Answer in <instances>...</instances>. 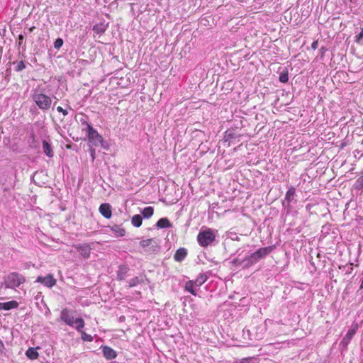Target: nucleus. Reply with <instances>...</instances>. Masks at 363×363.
<instances>
[{"label":"nucleus","instance_id":"1","mask_svg":"<svg viewBox=\"0 0 363 363\" xmlns=\"http://www.w3.org/2000/svg\"><path fill=\"white\" fill-rule=\"evenodd\" d=\"M60 320L66 325L74 327L77 331H80L85 325L84 320L82 318H74L73 312L67 308L62 310L60 313Z\"/></svg>","mask_w":363,"mask_h":363},{"label":"nucleus","instance_id":"2","mask_svg":"<svg viewBox=\"0 0 363 363\" xmlns=\"http://www.w3.org/2000/svg\"><path fill=\"white\" fill-rule=\"evenodd\" d=\"M274 247L272 246L261 247L258 249L257 251L252 253L250 256L245 257L244 259V262H247L245 267H250L255 264L259 259L271 253Z\"/></svg>","mask_w":363,"mask_h":363},{"label":"nucleus","instance_id":"3","mask_svg":"<svg viewBox=\"0 0 363 363\" xmlns=\"http://www.w3.org/2000/svg\"><path fill=\"white\" fill-rule=\"evenodd\" d=\"M86 126V135L89 142L96 147H104V140L102 135H101L89 123H87Z\"/></svg>","mask_w":363,"mask_h":363},{"label":"nucleus","instance_id":"4","mask_svg":"<svg viewBox=\"0 0 363 363\" xmlns=\"http://www.w3.org/2000/svg\"><path fill=\"white\" fill-rule=\"evenodd\" d=\"M215 239L216 235L213 230L211 228H208L206 230L200 231L197 235V241L203 247H208L214 242Z\"/></svg>","mask_w":363,"mask_h":363},{"label":"nucleus","instance_id":"5","mask_svg":"<svg viewBox=\"0 0 363 363\" xmlns=\"http://www.w3.org/2000/svg\"><path fill=\"white\" fill-rule=\"evenodd\" d=\"M26 282V278L17 272L10 273L6 278L5 283L7 288L15 289Z\"/></svg>","mask_w":363,"mask_h":363},{"label":"nucleus","instance_id":"6","mask_svg":"<svg viewBox=\"0 0 363 363\" xmlns=\"http://www.w3.org/2000/svg\"><path fill=\"white\" fill-rule=\"evenodd\" d=\"M33 99L41 110H48L52 104V99L46 94L37 93L33 94Z\"/></svg>","mask_w":363,"mask_h":363},{"label":"nucleus","instance_id":"7","mask_svg":"<svg viewBox=\"0 0 363 363\" xmlns=\"http://www.w3.org/2000/svg\"><path fill=\"white\" fill-rule=\"evenodd\" d=\"M36 282L40 283L46 287L52 288L56 284L57 280L52 274H49L45 277L39 276L36 279Z\"/></svg>","mask_w":363,"mask_h":363},{"label":"nucleus","instance_id":"8","mask_svg":"<svg viewBox=\"0 0 363 363\" xmlns=\"http://www.w3.org/2000/svg\"><path fill=\"white\" fill-rule=\"evenodd\" d=\"M77 252L85 259L89 258L91 248L89 244H79L74 245Z\"/></svg>","mask_w":363,"mask_h":363},{"label":"nucleus","instance_id":"9","mask_svg":"<svg viewBox=\"0 0 363 363\" xmlns=\"http://www.w3.org/2000/svg\"><path fill=\"white\" fill-rule=\"evenodd\" d=\"M357 330H358V324L353 323L351 326V328L347 331L345 336L343 337V339L342 340V343H343L345 345H347L350 342L353 336L356 334Z\"/></svg>","mask_w":363,"mask_h":363},{"label":"nucleus","instance_id":"10","mask_svg":"<svg viewBox=\"0 0 363 363\" xmlns=\"http://www.w3.org/2000/svg\"><path fill=\"white\" fill-rule=\"evenodd\" d=\"M99 211L105 218L109 219L112 216L111 206L108 203L101 204Z\"/></svg>","mask_w":363,"mask_h":363},{"label":"nucleus","instance_id":"11","mask_svg":"<svg viewBox=\"0 0 363 363\" xmlns=\"http://www.w3.org/2000/svg\"><path fill=\"white\" fill-rule=\"evenodd\" d=\"M101 350L104 357L108 360L113 359L117 357L116 352L108 346H103Z\"/></svg>","mask_w":363,"mask_h":363},{"label":"nucleus","instance_id":"12","mask_svg":"<svg viewBox=\"0 0 363 363\" xmlns=\"http://www.w3.org/2000/svg\"><path fill=\"white\" fill-rule=\"evenodd\" d=\"M18 302L16 301H10L8 302L0 303V311L5 310L9 311L18 307Z\"/></svg>","mask_w":363,"mask_h":363},{"label":"nucleus","instance_id":"13","mask_svg":"<svg viewBox=\"0 0 363 363\" xmlns=\"http://www.w3.org/2000/svg\"><path fill=\"white\" fill-rule=\"evenodd\" d=\"M187 256V250L184 247L178 249L174 255V259L177 262H182Z\"/></svg>","mask_w":363,"mask_h":363},{"label":"nucleus","instance_id":"14","mask_svg":"<svg viewBox=\"0 0 363 363\" xmlns=\"http://www.w3.org/2000/svg\"><path fill=\"white\" fill-rule=\"evenodd\" d=\"M43 149L44 153L49 157H52L54 154L50 144L46 140L43 141Z\"/></svg>","mask_w":363,"mask_h":363},{"label":"nucleus","instance_id":"15","mask_svg":"<svg viewBox=\"0 0 363 363\" xmlns=\"http://www.w3.org/2000/svg\"><path fill=\"white\" fill-rule=\"evenodd\" d=\"M157 228H170L172 226V224L168 218H160L156 224Z\"/></svg>","mask_w":363,"mask_h":363},{"label":"nucleus","instance_id":"16","mask_svg":"<svg viewBox=\"0 0 363 363\" xmlns=\"http://www.w3.org/2000/svg\"><path fill=\"white\" fill-rule=\"evenodd\" d=\"M26 356L32 360L37 359L39 357V353L37 352L36 348L30 347L26 352Z\"/></svg>","mask_w":363,"mask_h":363},{"label":"nucleus","instance_id":"17","mask_svg":"<svg viewBox=\"0 0 363 363\" xmlns=\"http://www.w3.org/2000/svg\"><path fill=\"white\" fill-rule=\"evenodd\" d=\"M106 30V26L104 23H99L94 26L93 30L97 35H101Z\"/></svg>","mask_w":363,"mask_h":363},{"label":"nucleus","instance_id":"18","mask_svg":"<svg viewBox=\"0 0 363 363\" xmlns=\"http://www.w3.org/2000/svg\"><path fill=\"white\" fill-rule=\"evenodd\" d=\"M207 275L203 273H201L197 277L196 280L194 281V284H195L196 286H201L207 281Z\"/></svg>","mask_w":363,"mask_h":363},{"label":"nucleus","instance_id":"19","mask_svg":"<svg viewBox=\"0 0 363 363\" xmlns=\"http://www.w3.org/2000/svg\"><path fill=\"white\" fill-rule=\"evenodd\" d=\"M131 223L133 226L139 228L142 225L143 218L140 215H134L131 218Z\"/></svg>","mask_w":363,"mask_h":363},{"label":"nucleus","instance_id":"20","mask_svg":"<svg viewBox=\"0 0 363 363\" xmlns=\"http://www.w3.org/2000/svg\"><path fill=\"white\" fill-rule=\"evenodd\" d=\"M141 213L144 218H150L154 213V208L152 206L145 207Z\"/></svg>","mask_w":363,"mask_h":363},{"label":"nucleus","instance_id":"21","mask_svg":"<svg viewBox=\"0 0 363 363\" xmlns=\"http://www.w3.org/2000/svg\"><path fill=\"white\" fill-rule=\"evenodd\" d=\"M195 284H194L193 280H190L186 282L185 284V290L191 293L194 296H196V293L194 289V286Z\"/></svg>","mask_w":363,"mask_h":363},{"label":"nucleus","instance_id":"22","mask_svg":"<svg viewBox=\"0 0 363 363\" xmlns=\"http://www.w3.org/2000/svg\"><path fill=\"white\" fill-rule=\"evenodd\" d=\"M296 189L294 186H291L286 193L285 200L290 202L295 194Z\"/></svg>","mask_w":363,"mask_h":363},{"label":"nucleus","instance_id":"23","mask_svg":"<svg viewBox=\"0 0 363 363\" xmlns=\"http://www.w3.org/2000/svg\"><path fill=\"white\" fill-rule=\"evenodd\" d=\"M155 243V240L152 238L143 240L140 242V245L143 248H145L150 246H152Z\"/></svg>","mask_w":363,"mask_h":363},{"label":"nucleus","instance_id":"24","mask_svg":"<svg viewBox=\"0 0 363 363\" xmlns=\"http://www.w3.org/2000/svg\"><path fill=\"white\" fill-rule=\"evenodd\" d=\"M112 230L113 232H115L118 236H124L125 234V230L124 228L118 226V225H115L113 227H112Z\"/></svg>","mask_w":363,"mask_h":363},{"label":"nucleus","instance_id":"25","mask_svg":"<svg viewBox=\"0 0 363 363\" xmlns=\"http://www.w3.org/2000/svg\"><path fill=\"white\" fill-rule=\"evenodd\" d=\"M79 332L81 333L82 339L84 341L91 342L93 340V337L91 335L87 334L86 333L83 331L82 329H81V330Z\"/></svg>","mask_w":363,"mask_h":363},{"label":"nucleus","instance_id":"26","mask_svg":"<svg viewBox=\"0 0 363 363\" xmlns=\"http://www.w3.org/2000/svg\"><path fill=\"white\" fill-rule=\"evenodd\" d=\"M143 282V279L139 277H135L130 280L129 281V287H133L138 284H140Z\"/></svg>","mask_w":363,"mask_h":363},{"label":"nucleus","instance_id":"27","mask_svg":"<svg viewBox=\"0 0 363 363\" xmlns=\"http://www.w3.org/2000/svg\"><path fill=\"white\" fill-rule=\"evenodd\" d=\"M355 188L357 189H361L363 188V172L362 173V175L356 181Z\"/></svg>","mask_w":363,"mask_h":363},{"label":"nucleus","instance_id":"28","mask_svg":"<svg viewBox=\"0 0 363 363\" xmlns=\"http://www.w3.org/2000/svg\"><path fill=\"white\" fill-rule=\"evenodd\" d=\"M63 45V40L62 38H57L54 42V48L55 49H60Z\"/></svg>","mask_w":363,"mask_h":363},{"label":"nucleus","instance_id":"29","mask_svg":"<svg viewBox=\"0 0 363 363\" xmlns=\"http://www.w3.org/2000/svg\"><path fill=\"white\" fill-rule=\"evenodd\" d=\"M289 80L288 73H281L279 75V81L283 83L287 82Z\"/></svg>","mask_w":363,"mask_h":363},{"label":"nucleus","instance_id":"30","mask_svg":"<svg viewBox=\"0 0 363 363\" xmlns=\"http://www.w3.org/2000/svg\"><path fill=\"white\" fill-rule=\"evenodd\" d=\"M26 68V65L23 61H20L18 62L17 66L16 67V70L17 72H20Z\"/></svg>","mask_w":363,"mask_h":363},{"label":"nucleus","instance_id":"31","mask_svg":"<svg viewBox=\"0 0 363 363\" xmlns=\"http://www.w3.org/2000/svg\"><path fill=\"white\" fill-rule=\"evenodd\" d=\"M363 38V28H361L360 33L355 36V42L357 43H361Z\"/></svg>","mask_w":363,"mask_h":363},{"label":"nucleus","instance_id":"32","mask_svg":"<svg viewBox=\"0 0 363 363\" xmlns=\"http://www.w3.org/2000/svg\"><path fill=\"white\" fill-rule=\"evenodd\" d=\"M57 111L59 112V113H62V115L64 116H66L67 114H68V111L66 110V109H64L61 106H57Z\"/></svg>","mask_w":363,"mask_h":363},{"label":"nucleus","instance_id":"33","mask_svg":"<svg viewBox=\"0 0 363 363\" xmlns=\"http://www.w3.org/2000/svg\"><path fill=\"white\" fill-rule=\"evenodd\" d=\"M318 41L317 40H315V41H313L312 43L311 48L315 50H316L318 48Z\"/></svg>","mask_w":363,"mask_h":363},{"label":"nucleus","instance_id":"34","mask_svg":"<svg viewBox=\"0 0 363 363\" xmlns=\"http://www.w3.org/2000/svg\"><path fill=\"white\" fill-rule=\"evenodd\" d=\"M225 137L228 139V138H235V135L234 133H228L227 132V134L225 135Z\"/></svg>","mask_w":363,"mask_h":363},{"label":"nucleus","instance_id":"35","mask_svg":"<svg viewBox=\"0 0 363 363\" xmlns=\"http://www.w3.org/2000/svg\"><path fill=\"white\" fill-rule=\"evenodd\" d=\"M90 152H91V157L93 159H94V155H95V150L93 149V148H91L90 149Z\"/></svg>","mask_w":363,"mask_h":363},{"label":"nucleus","instance_id":"36","mask_svg":"<svg viewBox=\"0 0 363 363\" xmlns=\"http://www.w3.org/2000/svg\"><path fill=\"white\" fill-rule=\"evenodd\" d=\"M35 28V26L31 27V28L29 29V30H30V32H33V30H34Z\"/></svg>","mask_w":363,"mask_h":363},{"label":"nucleus","instance_id":"37","mask_svg":"<svg viewBox=\"0 0 363 363\" xmlns=\"http://www.w3.org/2000/svg\"><path fill=\"white\" fill-rule=\"evenodd\" d=\"M360 289H363V279H362V281L361 282Z\"/></svg>","mask_w":363,"mask_h":363},{"label":"nucleus","instance_id":"38","mask_svg":"<svg viewBox=\"0 0 363 363\" xmlns=\"http://www.w3.org/2000/svg\"><path fill=\"white\" fill-rule=\"evenodd\" d=\"M320 50H321V51H323V52H324V51L325 50V48L324 47H322V48H320Z\"/></svg>","mask_w":363,"mask_h":363}]
</instances>
